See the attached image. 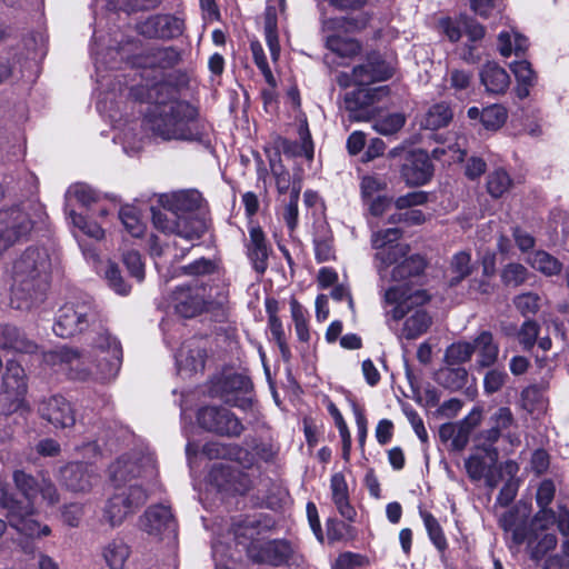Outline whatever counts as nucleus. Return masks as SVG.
<instances>
[{
  "instance_id": "nucleus-1",
  "label": "nucleus",
  "mask_w": 569,
  "mask_h": 569,
  "mask_svg": "<svg viewBox=\"0 0 569 569\" xmlns=\"http://www.w3.org/2000/svg\"><path fill=\"white\" fill-rule=\"evenodd\" d=\"M147 99L151 107L146 116L149 130L164 141H197L201 131L197 123V109L176 97L171 86L158 83Z\"/></svg>"
},
{
  "instance_id": "nucleus-2",
  "label": "nucleus",
  "mask_w": 569,
  "mask_h": 569,
  "mask_svg": "<svg viewBox=\"0 0 569 569\" xmlns=\"http://www.w3.org/2000/svg\"><path fill=\"white\" fill-rule=\"evenodd\" d=\"M13 481L20 492V498L2 491L0 506L7 511L6 516L9 525L22 536L28 538H41L51 533L47 525H41L36 518V499L40 493L50 505L58 501L57 489L49 480L42 479L36 482L34 479L17 470L13 473Z\"/></svg>"
},
{
  "instance_id": "nucleus-3",
  "label": "nucleus",
  "mask_w": 569,
  "mask_h": 569,
  "mask_svg": "<svg viewBox=\"0 0 569 569\" xmlns=\"http://www.w3.org/2000/svg\"><path fill=\"white\" fill-rule=\"evenodd\" d=\"M57 356L67 366L70 378L80 381H109L118 375L122 361L119 341L106 331L98 333L87 355L64 348Z\"/></svg>"
},
{
  "instance_id": "nucleus-4",
  "label": "nucleus",
  "mask_w": 569,
  "mask_h": 569,
  "mask_svg": "<svg viewBox=\"0 0 569 569\" xmlns=\"http://www.w3.org/2000/svg\"><path fill=\"white\" fill-rule=\"evenodd\" d=\"M51 259L47 249L30 247L17 257L10 270L11 306L29 309L42 301L50 283Z\"/></svg>"
},
{
  "instance_id": "nucleus-5",
  "label": "nucleus",
  "mask_w": 569,
  "mask_h": 569,
  "mask_svg": "<svg viewBox=\"0 0 569 569\" xmlns=\"http://www.w3.org/2000/svg\"><path fill=\"white\" fill-rule=\"evenodd\" d=\"M159 202L162 209L152 208L156 229L177 234L187 241L198 240L204 233V221L194 214L202 203L200 192L184 190L161 194Z\"/></svg>"
},
{
  "instance_id": "nucleus-6",
  "label": "nucleus",
  "mask_w": 569,
  "mask_h": 569,
  "mask_svg": "<svg viewBox=\"0 0 569 569\" xmlns=\"http://www.w3.org/2000/svg\"><path fill=\"white\" fill-rule=\"evenodd\" d=\"M401 234L398 228L378 230L371 234V246L376 250L373 261L381 279L390 274L392 281H405L425 269L423 258L409 254V244L399 242Z\"/></svg>"
},
{
  "instance_id": "nucleus-7",
  "label": "nucleus",
  "mask_w": 569,
  "mask_h": 569,
  "mask_svg": "<svg viewBox=\"0 0 569 569\" xmlns=\"http://www.w3.org/2000/svg\"><path fill=\"white\" fill-rule=\"evenodd\" d=\"M429 300L427 292L405 284L390 287L383 295L386 316L395 321L406 318L401 337L417 339L431 325L430 316L421 308Z\"/></svg>"
},
{
  "instance_id": "nucleus-8",
  "label": "nucleus",
  "mask_w": 569,
  "mask_h": 569,
  "mask_svg": "<svg viewBox=\"0 0 569 569\" xmlns=\"http://www.w3.org/2000/svg\"><path fill=\"white\" fill-rule=\"evenodd\" d=\"M393 73V67L381 59L377 53L368 57L366 63L353 68L351 73L341 72L337 76V82L342 88L357 86L358 89L346 94L345 101L349 110H355L369 103L370 94L365 87L389 79Z\"/></svg>"
},
{
  "instance_id": "nucleus-9",
  "label": "nucleus",
  "mask_w": 569,
  "mask_h": 569,
  "mask_svg": "<svg viewBox=\"0 0 569 569\" xmlns=\"http://www.w3.org/2000/svg\"><path fill=\"white\" fill-rule=\"evenodd\" d=\"M555 523L556 512L551 509H543L535 516L529 527L507 526L506 521H503V528L510 536L513 546L519 547L527 542L531 559L540 560L557 546V537L553 533L547 532Z\"/></svg>"
},
{
  "instance_id": "nucleus-10",
  "label": "nucleus",
  "mask_w": 569,
  "mask_h": 569,
  "mask_svg": "<svg viewBox=\"0 0 569 569\" xmlns=\"http://www.w3.org/2000/svg\"><path fill=\"white\" fill-rule=\"evenodd\" d=\"M227 300V295L219 288L194 284L193 287H178L171 296L170 305L183 318H192L202 310L220 307Z\"/></svg>"
},
{
  "instance_id": "nucleus-11",
  "label": "nucleus",
  "mask_w": 569,
  "mask_h": 569,
  "mask_svg": "<svg viewBox=\"0 0 569 569\" xmlns=\"http://www.w3.org/2000/svg\"><path fill=\"white\" fill-rule=\"evenodd\" d=\"M97 320L98 312L91 300L68 301L57 312L53 332L61 338H70Z\"/></svg>"
},
{
  "instance_id": "nucleus-12",
  "label": "nucleus",
  "mask_w": 569,
  "mask_h": 569,
  "mask_svg": "<svg viewBox=\"0 0 569 569\" xmlns=\"http://www.w3.org/2000/svg\"><path fill=\"white\" fill-rule=\"evenodd\" d=\"M154 475V461L150 455L134 451L118 458L109 467V476L118 488L141 485V478Z\"/></svg>"
},
{
  "instance_id": "nucleus-13",
  "label": "nucleus",
  "mask_w": 569,
  "mask_h": 569,
  "mask_svg": "<svg viewBox=\"0 0 569 569\" xmlns=\"http://www.w3.org/2000/svg\"><path fill=\"white\" fill-rule=\"evenodd\" d=\"M147 498V491L141 485L117 488L104 506L103 520L112 528L120 526L127 517L144 505Z\"/></svg>"
},
{
  "instance_id": "nucleus-14",
  "label": "nucleus",
  "mask_w": 569,
  "mask_h": 569,
  "mask_svg": "<svg viewBox=\"0 0 569 569\" xmlns=\"http://www.w3.org/2000/svg\"><path fill=\"white\" fill-rule=\"evenodd\" d=\"M34 221L27 207L0 210V258L16 243L24 240Z\"/></svg>"
},
{
  "instance_id": "nucleus-15",
  "label": "nucleus",
  "mask_w": 569,
  "mask_h": 569,
  "mask_svg": "<svg viewBox=\"0 0 569 569\" xmlns=\"http://www.w3.org/2000/svg\"><path fill=\"white\" fill-rule=\"evenodd\" d=\"M201 428L228 437H238L243 431L240 420L227 408L207 406L197 415Z\"/></svg>"
},
{
  "instance_id": "nucleus-16",
  "label": "nucleus",
  "mask_w": 569,
  "mask_h": 569,
  "mask_svg": "<svg viewBox=\"0 0 569 569\" xmlns=\"http://www.w3.org/2000/svg\"><path fill=\"white\" fill-rule=\"evenodd\" d=\"M140 528L157 538L174 537L177 525L170 509L158 505L149 507L140 518Z\"/></svg>"
},
{
  "instance_id": "nucleus-17",
  "label": "nucleus",
  "mask_w": 569,
  "mask_h": 569,
  "mask_svg": "<svg viewBox=\"0 0 569 569\" xmlns=\"http://www.w3.org/2000/svg\"><path fill=\"white\" fill-rule=\"evenodd\" d=\"M251 385L248 378L232 373L219 379L213 387V392L219 395L226 403L244 408L249 399L240 396L247 393Z\"/></svg>"
},
{
  "instance_id": "nucleus-18",
  "label": "nucleus",
  "mask_w": 569,
  "mask_h": 569,
  "mask_svg": "<svg viewBox=\"0 0 569 569\" xmlns=\"http://www.w3.org/2000/svg\"><path fill=\"white\" fill-rule=\"evenodd\" d=\"M39 413L57 428H68L74 425L73 409L63 397L53 396L39 405Z\"/></svg>"
},
{
  "instance_id": "nucleus-19",
  "label": "nucleus",
  "mask_w": 569,
  "mask_h": 569,
  "mask_svg": "<svg viewBox=\"0 0 569 569\" xmlns=\"http://www.w3.org/2000/svg\"><path fill=\"white\" fill-rule=\"evenodd\" d=\"M140 32L149 38L171 39L183 31V21L170 14L153 16L139 26Z\"/></svg>"
},
{
  "instance_id": "nucleus-20",
  "label": "nucleus",
  "mask_w": 569,
  "mask_h": 569,
  "mask_svg": "<svg viewBox=\"0 0 569 569\" xmlns=\"http://www.w3.org/2000/svg\"><path fill=\"white\" fill-rule=\"evenodd\" d=\"M61 478L69 490L87 492L97 481V473L89 465L70 463L61 470Z\"/></svg>"
},
{
  "instance_id": "nucleus-21",
  "label": "nucleus",
  "mask_w": 569,
  "mask_h": 569,
  "mask_svg": "<svg viewBox=\"0 0 569 569\" xmlns=\"http://www.w3.org/2000/svg\"><path fill=\"white\" fill-rule=\"evenodd\" d=\"M291 555V547L281 540L267 541L249 549V556L257 562H266L272 566L284 563Z\"/></svg>"
},
{
  "instance_id": "nucleus-22",
  "label": "nucleus",
  "mask_w": 569,
  "mask_h": 569,
  "mask_svg": "<svg viewBox=\"0 0 569 569\" xmlns=\"http://www.w3.org/2000/svg\"><path fill=\"white\" fill-rule=\"evenodd\" d=\"M432 164L425 152H413L402 168V176L408 184L421 186L432 176Z\"/></svg>"
},
{
  "instance_id": "nucleus-23",
  "label": "nucleus",
  "mask_w": 569,
  "mask_h": 569,
  "mask_svg": "<svg viewBox=\"0 0 569 569\" xmlns=\"http://www.w3.org/2000/svg\"><path fill=\"white\" fill-rule=\"evenodd\" d=\"M473 353L477 355L476 366L479 369L492 367L499 356V345L496 342L493 335L483 330L471 342Z\"/></svg>"
},
{
  "instance_id": "nucleus-24",
  "label": "nucleus",
  "mask_w": 569,
  "mask_h": 569,
  "mask_svg": "<svg viewBox=\"0 0 569 569\" xmlns=\"http://www.w3.org/2000/svg\"><path fill=\"white\" fill-rule=\"evenodd\" d=\"M479 76L486 91L492 94H502L510 86L508 72L496 62L486 63Z\"/></svg>"
},
{
  "instance_id": "nucleus-25",
  "label": "nucleus",
  "mask_w": 569,
  "mask_h": 569,
  "mask_svg": "<svg viewBox=\"0 0 569 569\" xmlns=\"http://www.w3.org/2000/svg\"><path fill=\"white\" fill-rule=\"evenodd\" d=\"M248 257L257 272L263 273L267 270L269 247L259 227H252L249 231Z\"/></svg>"
},
{
  "instance_id": "nucleus-26",
  "label": "nucleus",
  "mask_w": 569,
  "mask_h": 569,
  "mask_svg": "<svg viewBox=\"0 0 569 569\" xmlns=\"http://www.w3.org/2000/svg\"><path fill=\"white\" fill-rule=\"evenodd\" d=\"M331 500L338 512L347 520L353 521L356 510L349 501V490L346 478L342 473L337 472L330 479Z\"/></svg>"
},
{
  "instance_id": "nucleus-27",
  "label": "nucleus",
  "mask_w": 569,
  "mask_h": 569,
  "mask_svg": "<svg viewBox=\"0 0 569 569\" xmlns=\"http://www.w3.org/2000/svg\"><path fill=\"white\" fill-rule=\"evenodd\" d=\"M27 391L23 368L16 361H8L3 375V393L12 402L19 401Z\"/></svg>"
},
{
  "instance_id": "nucleus-28",
  "label": "nucleus",
  "mask_w": 569,
  "mask_h": 569,
  "mask_svg": "<svg viewBox=\"0 0 569 569\" xmlns=\"http://www.w3.org/2000/svg\"><path fill=\"white\" fill-rule=\"evenodd\" d=\"M206 352L193 343L183 345L176 356L177 367L181 375L190 376L203 369Z\"/></svg>"
},
{
  "instance_id": "nucleus-29",
  "label": "nucleus",
  "mask_w": 569,
  "mask_h": 569,
  "mask_svg": "<svg viewBox=\"0 0 569 569\" xmlns=\"http://www.w3.org/2000/svg\"><path fill=\"white\" fill-rule=\"evenodd\" d=\"M313 246L316 259L319 262L329 261L335 258L332 233L329 224L323 220L315 223Z\"/></svg>"
},
{
  "instance_id": "nucleus-30",
  "label": "nucleus",
  "mask_w": 569,
  "mask_h": 569,
  "mask_svg": "<svg viewBox=\"0 0 569 569\" xmlns=\"http://www.w3.org/2000/svg\"><path fill=\"white\" fill-rule=\"evenodd\" d=\"M0 348L19 351L32 352L36 346L14 326H0Z\"/></svg>"
},
{
  "instance_id": "nucleus-31",
  "label": "nucleus",
  "mask_w": 569,
  "mask_h": 569,
  "mask_svg": "<svg viewBox=\"0 0 569 569\" xmlns=\"http://www.w3.org/2000/svg\"><path fill=\"white\" fill-rule=\"evenodd\" d=\"M453 113L451 108L445 103L439 102L431 106L423 114L420 123L423 128L437 130L449 124L452 120Z\"/></svg>"
},
{
  "instance_id": "nucleus-32",
  "label": "nucleus",
  "mask_w": 569,
  "mask_h": 569,
  "mask_svg": "<svg viewBox=\"0 0 569 569\" xmlns=\"http://www.w3.org/2000/svg\"><path fill=\"white\" fill-rule=\"evenodd\" d=\"M130 553V547L119 539L110 541L102 551L103 559L110 569H124Z\"/></svg>"
},
{
  "instance_id": "nucleus-33",
  "label": "nucleus",
  "mask_w": 569,
  "mask_h": 569,
  "mask_svg": "<svg viewBox=\"0 0 569 569\" xmlns=\"http://www.w3.org/2000/svg\"><path fill=\"white\" fill-rule=\"evenodd\" d=\"M506 336L516 335L523 350H530L537 342L539 336V326L533 320H526L517 330L516 326H506L502 329Z\"/></svg>"
},
{
  "instance_id": "nucleus-34",
  "label": "nucleus",
  "mask_w": 569,
  "mask_h": 569,
  "mask_svg": "<svg viewBox=\"0 0 569 569\" xmlns=\"http://www.w3.org/2000/svg\"><path fill=\"white\" fill-rule=\"evenodd\" d=\"M528 48V40L515 30L502 31L498 36V49L501 56L510 57L512 53H523Z\"/></svg>"
},
{
  "instance_id": "nucleus-35",
  "label": "nucleus",
  "mask_w": 569,
  "mask_h": 569,
  "mask_svg": "<svg viewBox=\"0 0 569 569\" xmlns=\"http://www.w3.org/2000/svg\"><path fill=\"white\" fill-rule=\"evenodd\" d=\"M510 67L518 82L517 96L523 99L529 94V88L535 84L536 74L526 60L516 61Z\"/></svg>"
},
{
  "instance_id": "nucleus-36",
  "label": "nucleus",
  "mask_w": 569,
  "mask_h": 569,
  "mask_svg": "<svg viewBox=\"0 0 569 569\" xmlns=\"http://www.w3.org/2000/svg\"><path fill=\"white\" fill-rule=\"evenodd\" d=\"M66 213L70 217V210L72 208V201L76 200L83 207L90 206L92 202L97 200V194L92 188L84 183H74L70 186L66 192Z\"/></svg>"
},
{
  "instance_id": "nucleus-37",
  "label": "nucleus",
  "mask_w": 569,
  "mask_h": 569,
  "mask_svg": "<svg viewBox=\"0 0 569 569\" xmlns=\"http://www.w3.org/2000/svg\"><path fill=\"white\" fill-rule=\"evenodd\" d=\"M21 67V54L14 48L0 50V84L11 79Z\"/></svg>"
},
{
  "instance_id": "nucleus-38",
  "label": "nucleus",
  "mask_w": 569,
  "mask_h": 569,
  "mask_svg": "<svg viewBox=\"0 0 569 569\" xmlns=\"http://www.w3.org/2000/svg\"><path fill=\"white\" fill-rule=\"evenodd\" d=\"M486 458L488 459V457L486 456V453L483 451H482V453H475L466 460L465 467H466L468 476L472 480H480L481 478L486 477L487 483L490 487H495L496 486L495 481L488 476V473L490 471V466L492 463L490 462V465H488L486 461Z\"/></svg>"
},
{
  "instance_id": "nucleus-39",
  "label": "nucleus",
  "mask_w": 569,
  "mask_h": 569,
  "mask_svg": "<svg viewBox=\"0 0 569 569\" xmlns=\"http://www.w3.org/2000/svg\"><path fill=\"white\" fill-rule=\"evenodd\" d=\"M528 261L533 269L546 276L558 274L562 269V264L559 260L546 251L535 252Z\"/></svg>"
},
{
  "instance_id": "nucleus-40",
  "label": "nucleus",
  "mask_w": 569,
  "mask_h": 569,
  "mask_svg": "<svg viewBox=\"0 0 569 569\" xmlns=\"http://www.w3.org/2000/svg\"><path fill=\"white\" fill-rule=\"evenodd\" d=\"M119 218L126 230L133 237H140L146 230V226L140 219L139 212L134 207L124 206L120 209Z\"/></svg>"
},
{
  "instance_id": "nucleus-41",
  "label": "nucleus",
  "mask_w": 569,
  "mask_h": 569,
  "mask_svg": "<svg viewBox=\"0 0 569 569\" xmlns=\"http://www.w3.org/2000/svg\"><path fill=\"white\" fill-rule=\"evenodd\" d=\"M473 348L471 342L459 341L450 345L445 353L446 363L449 366H460L471 359Z\"/></svg>"
},
{
  "instance_id": "nucleus-42",
  "label": "nucleus",
  "mask_w": 569,
  "mask_h": 569,
  "mask_svg": "<svg viewBox=\"0 0 569 569\" xmlns=\"http://www.w3.org/2000/svg\"><path fill=\"white\" fill-rule=\"evenodd\" d=\"M420 516L431 542L438 550H445L447 548V539L438 520L425 510H420Z\"/></svg>"
},
{
  "instance_id": "nucleus-43",
  "label": "nucleus",
  "mask_w": 569,
  "mask_h": 569,
  "mask_svg": "<svg viewBox=\"0 0 569 569\" xmlns=\"http://www.w3.org/2000/svg\"><path fill=\"white\" fill-rule=\"evenodd\" d=\"M450 270L453 274L451 278V284L459 283L466 277L471 273V256L469 252L460 251L452 257L450 263Z\"/></svg>"
},
{
  "instance_id": "nucleus-44",
  "label": "nucleus",
  "mask_w": 569,
  "mask_h": 569,
  "mask_svg": "<svg viewBox=\"0 0 569 569\" xmlns=\"http://www.w3.org/2000/svg\"><path fill=\"white\" fill-rule=\"evenodd\" d=\"M507 120V110L500 104H492L481 110V123L488 130H497Z\"/></svg>"
},
{
  "instance_id": "nucleus-45",
  "label": "nucleus",
  "mask_w": 569,
  "mask_h": 569,
  "mask_svg": "<svg viewBox=\"0 0 569 569\" xmlns=\"http://www.w3.org/2000/svg\"><path fill=\"white\" fill-rule=\"evenodd\" d=\"M511 183L509 174L498 169L488 176L487 190L493 198H499L510 189Z\"/></svg>"
},
{
  "instance_id": "nucleus-46",
  "label": "nucleus",
  "mask_w": 569,
  "mask_h": 569,
  "mask_svg": "<svg viewBox=\"0 0 569 569\" xmlns=\"http://www.w3.org/2000/svg\"><path fill=\"white\" fill-rule=\"evenodd\" d=\"M250 49L254 63L263 74L266 82L270 86L271 89H274L277 81L268 66L262 44L258 40H252L250 43Z\"/></svg>"
},
{
  "instance_id": "nucleus-47",
  "label": "nucleus",
  "mask_w": 569,
  "mask_h": 569,
  "mask_svg": "<svg viewBox=\"0 0 569 569\" xmlns=\"http://www.w3.org/2000/svg\"><path fill=\"white\" fill-rule=\"evenodd\" d=\"M111 289L117 293L126 296L130 291V287L124 282L121 277L120 270L113 262L108 261L101 270Z\"/></svg>"
},
{
  "instance_id": "nucleus-48",
  "label": "nucleus",
  "mask_w": 569,
  "mask_h": 569,
  "mask_svg": "<svg viewBox=\"0 0 569 569\" xmlns=\"http://www.w3.org/2000/svg\"><path fill=\"white\" fill-rule=\"evenodd\" d=\"M290 309L298 339L300 341H308L310 333L308 329L306 310L297 300H292L290 302Z\"/></svg>"
},
{
  "instance_id": "nucleus-49",
  "label": "nucleus",
  "mask_w": 569,
  "mask_h": 569,
  "mask_svg": "<svg viewBox=\"0 0 569 569\" xmlns=\"http://www.w3.org/2000/svg\"><path fill=\"white\" fill-rule=\"evenodd\" d=\"M69 218H70L72 226L78 228L81 232H83L88 237L96 239V240H100L103 238L104 231L96 222L87 221V219L83 216L76 213L74 210H70Z\"/></svg>"
},
{
  "instance_id": "nucleus-50",
  "label": "nucleus",
  "mask_w": 569,
  "mask_h": 569,
  "mask_svg": "<svg viewBox=\"0 0 569 569\" xmlns=\"http://www.w3.org/2000/svg\"><path fill=\"white\" fill-rule=\"evenodd\" d=\"M405 124V117L401 113H392L375 121L373 128L377 132L388 136L399 131Z\"/></svg>"
},
{
  "instance_id": "nucleus-51",
  "label": "nucleus",
  "mask_w": 569,
  "mask_h": 569,
  "mask_svg": "<svg viewBox=\"0 0 569 569\" xmlns=\"http://www.w3.org/2000/svg\"><path fill=\"white\" fill-rule=\"evenodd\" d=\"M328 47L341 57H352L360 52V44L353 39L330 38Z\"/></svg>"
},
{
  "instance_id": "nucleus-52",
  "label": "nucleus",
  "mask_w": 569,
  "mask_h": 569,
  "mask_svg": "<svg viewBox=\"0 0 569 569\" xmlns=\"http://www.w3.org/2000/svg\"><path fill=\"white\" fill-rule=\"evenodd\" d=\"M508 380V375L503 370L490 369L483 377V390L487 395H492L501 390Z\"/></svg>"
},
{
  "instance_id": "nucleus-53",
  "label": "nucleus",
  "mask_w": 569,
  "mask_h": 569,
  "mask_svg": "<svg viewBox=\"0 0 569 569\" xmlns=\"http://www.w3.org/2000/svg\"><path fill=\"white\" fill-rule=\"evenodd\" d=\"M501 279L503 283L517 287L527 279V269L520 263H509L503 268Z\"/></svg>"
},
{
  "instance_id": "nucleus-54",
  "label": "nucleus",
  "mask_w": 569,
  "mask_h": 569,
  "mask_svg": "<svg viewBox=\"0 0 569 569\" xmlns=\"http://www.w3.org/2000/svg\"><path fill=\"white\" fill-rule=\"evenodd\" d=\"M300 188L293 186L290 192V199L283 211V219L290 230H293L298 223V200Z\"/></svg>"
},
{
  "instance_id": "nucleus-55",
  "label": "nucleus",
  "mask_w": 569,
  "mask_h": 569,
  "mask_svg": "<svg viewBox=\"0 0 569 569\" xmlns=\"http://www.w3.org/2000/svg\"><path fill=\"white\" fill-rule=\"evenodd\" d=\"M539 300L540 298L538 295L527 292L517 296L513 302L522 316H528L533 315L539 310Z\"/></svg>"
},
{
  "instance_id": "nucleus-56",
  "label": "nucleus",
  "mask_w": 569,
  "mask_h": 569,
  "mask_svg": "<svg viewBox=\"0 0 569 569\" xmlns=\"http://www.w3.org/2000/svg\"><path fill=\"white\" fill-rule=\"evenodd\" d=\"M123 262L128 268L132 277L138 281H142L144 278V264L141 260V256L138 251H128L123 254Z\"/></svg>"
},
{
  "instance_id": "nucleus-57",
  "label": "nucleus",
  "mask_w": 569,
  "mask_h": 569,
  "mask_svg": "<svg viewBox=\"0 0 569 569\" xmlns=\"http://www.w3.org/2000/svg\"><path fill=\"white\" fill-rule=\"evenodd\" d=\"M556 522L560 533L563 536L562 552L569 557V510L559 506L558 512L556 513Z\"/></svg>"
},
{
  "instance_id": "nucleus-58",
  "label": "nucleus",
  "mask_w": 569,
  "mask_h": 569,
  "mask_svg": "<svg viewBox=\"0 0 569 569\" xmlns=\"http://www.w3.org/2000/svg\"><path fill=\"white\" fill-rule=\"evenodd\" d=\"M367 563L366 557L355 552L341 553L332 565V569H356Z\"/></svg>"
},
{
  "instance_id": "nucleus-59",
  "label": "nucleus",
  "mask_w": 569,
  "mask_h": 569,
  "mask_svg": "<svg viewBox=\"0 0 569 569\" xmlns=\"http://www.w3.org/2000/svg\"><path fill=\"white\" fill-rule=\"evenodd\" d=\"M500 433H501V431L498 428L492 426L489 430L481 432V435L479 436L480 439H483V445L485 443L489 445L488 447H483L482 450L491 463H495L497 460V457H498L497 450L493 449L491 447V445L495 443L499 439Z\"/></svg>"
},
{
  "instance_id": "nucleus-60",
  "label": "nucleus",
  "mask_w": 569,
  "mask_h": 569,
  "mask_svg": "<svg viewBox=\"0 0 569 569\" xmlns=\"http://www.w3.org/2000/svg\"><path fill=\"white\" fill-rule=\"evenodd\" d=\"M440 28L450 41L456 42L461 38L463 32L462 18L458 20H451L449 18L442 19L440 21Z\"/></svg>"
},
{
  "instance_id": "nucleus-61",
  "label": "nucleus",
  "mask_w": 569,
  "mask_h": 569,
  "mask_svg": "<svg viewBox=\"0 0 569 569\" xmlns=\"http://www.w3.org/2000/svg\"><path fill=\"white\" fill-rule=\"evenodd\" d=\"M182 271L184 274L189 276L209 274L214 271V263L209 259L201 258L188 266H184Z\"/></svg>"
},
{
  "instance_id": "nucleus-62",
  "label": "nucleus",
  "mask_w": 569,
  "mask_h": 569,
  "mask_svg": "<svg viewBox=\"0 0 569 569\" xmlns=\"http://www.w3.org/2000/svg\"><path fill=\"white\" fill-rule=\"evenodd\" d=\"M428 196L423 191H412L405 196L397 198L396 207L400 210L420 206L427 202Z\"/></svg>"
},
{
  "instance_id": "nucleus-63",
  "label": "nucleus",
  "mask_w": 569,
  "mask_h": 569,
  "mask_svg": "<svg viewBox=\"0 0 569 569\" xmlns=\"http://www.w3.org/2000/svg\"><path fill=\"white\" fill-rule=\"evenodd\" d=\"M386 188V182L376 176H366L361 180V191L363 198H371L375 193Z\"/></svg>"
},
{
  "instance_id": "nucleus-64",
  "label": "nucleus",
  "mask_w": 569,
  "mask_h": 569,
  "mask_svg": "<svg viewBox=\"0 0 569 569\" xmlns=\"http://www.w3.org/2000/svg\"><path fill=\"white\" fill-rule=\"evenodd\" d=\"M556 492L555 485L551 480H545L538 488L537 502L540 506V510L548 509L547 507L552 501Z\"/></svg>"
}]
</instances>
